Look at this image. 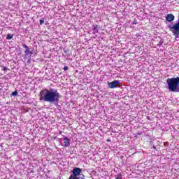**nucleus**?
I'll return each instance as SVG.
<instances>
[{
  "mask_svg": "<svg viewBox=\"0 0 179 179\" xmlns=\"http://www.w3.org/2000/svg\"><path fill=\"white\" fill-rule=\"evenodd\" d=\"M120 85V81L115 80L110 83H108V86L109 89H115L116 87H118V85Z\"/></svg>",
  "mask_w": 179,
  "mask_h": 179,
  "instance_id": "obj_7",
  "label": "nucleus"
},
{
  "mask_svg": "<svg viewBox=\"0 0 179 179\" xmlns=\"http://www.w3.org/2000/svg\"><path fill=\"white\" fill-rule=\"evenodd\" d=\"M12 38H13V35L8 34L6 36V39L7 40H12Z\"/></svg>",
  "mask_w": 179,
  "mask_h": 179,
  "instance_id": "obj_11",
  "label": "nucleus"
},
{
  "mask_svg": "<svg viewBox=\"0 0 179 179\" xmlns=\"http://www.w3.org/2000/svg\"><path fill=\"white\" fill-rule=\"evenodd\" d=\"M58 141L62 146H64V148H68L70 145L69 138L65 136H63L62 138H58Z\"/></svg>",
  "mask_w": 179,
  "mask_h": 179,
  "instance_id": "obj_5",
  "label": "nucleus"
},
{
  "mask_svg": "<svg viewBox=\"0 0 179 179\" xmlns=\"http://www.w3.org/2000/svg\"><path fill=\"white\" fill-rule=\"evenodd\" d=\"M175 17L173 14H168L166 17V20L167 22H173L174 20Z\"/></svg>",
  "mask_w": 179,
  "mask_h": 179,
  "instance_id": "obj_8",
  "label": "nucleus"
},
{
  "mask_svg": "<svg viewBox=\"0 0 179 179\" xmlns=\"http://www.w3.org/2000/svg\"><path fill=\"white\" fill-rule=\"evenodd\" d=\"M22 47L25 48L24 59H27V64H30L31 59V55H33V52L30 51V48L26 44L22 45Z\"/></svg>",
  "mask_w": 179,
  "mask_h": 179,
  "instance_id": "obj_4",
  "label": "nucleus"
},
{
  "mask_svg": "<svg viewBox=\"0 0 179 179\" xmlns=\"http://www.w3.org/2000/svg\"><path fill=\"white\" fill-rule=\"evenodd\" d=\"M40 100L47 101L48 103H52L53 104H58L61 95L57 90H43L40 92Z\"/></svg>",
  "mask_w": 179,
  "mask_h": 179,
  "instance_id": "obj_1",
  "label": "nucleus"
},
{
  "mask_svg": "<svg viewBox=\"0 0 179 179\" xmlns=\"http://www.w3.org/2000/svg\"><path fill=\"white\" fill-rule=\"evenodd\" d=\"M163 43H164V41H163V39H161L159 42V43L157 44L158 47H162L163 46Z\"/></svg>",
  "mask_w": 179,
  "mask_h": 179,
  "instance_id": "obj_12",
  "label": "nucleus"
},
{
  "mask_svg": "<svg viewBox=\"0 0 179 179\" xmlns=\"http://www.w3.org/2000/svg\"><path fill=\"white\" fill-rule=\"evenodd\" d=\"M116 179H122V175L121 173H119L116 177Z\"/></svg>",
  "mask_w": 179,
  "mask_h": 179,
  "instance_id": "obj_13",
  "label": "nucleus"
},
{
  "mask_svg": "<svg viewBox=\"0 0 179 179\" xmlns=\"http://www.w3.org/2000/svg\"><path fill=\"white\" fill-rule=\"evenodd\" d=\"M80 173H82V169H80V168H74L72 171V174L71 176H72L73 178H75L76 177H79V176H80Z\"/></svg>",
  "mask_w": 179,
  "mask_h": 179,
  "instance_id": "obj_6",
  "label": "nucleus"
},
{
  "mask_svg": "<svg viewBox=\"0 0 179 179\" xmlns=\"http://www.w3.org/2000/svg\"><path fill=\"white\" fill-rule=\"evenodd\" d=\"M169 29L172 31L173 36H175L176 38H179V18L176 23L172 26H169Z\"/></svg>",
  "mask_w": 179,
  "mask_h": 179,
  "instance_id": "obj_3",
  "label": "nucleus"
},
{
  "mask_svg": "<svg viewBox=\"0 0 179 179\" xmlns=\"http://www.w3.org/2000/svg\"><path fill=\"white\" fill-rule=\"evenodd\" d=\"M169 92L179 93V77L168 78L166 80Z\"/></svg>",
  "mask_w": 179,
  "mask_h": 179,
  "instance_id": "obj_2",
  "label": "nucleus"
},
{
  "mask_svg": "<svg viewBox=\"0 0 179 179\" xmlns=\"http://www.w3.org/2000/svg\"><path fill=\"white\" fill-rule=\"evenodd\" d=\"M67 69H68V66H65L64 67V71H66Z\"/></svg>",
  "mask_w": 179,
  "mask_h": 179,
  "instance_id": "obj_16",
  "label": "nucleus"
},
{
  "mask_svg": "<svg viewBox=\"0 0 179 179\" xmlns=\"http://www.w3.org/2000/svg\"><path fill=\"white\" fill-rule=\"evenodd\" d=\"M3 71H6V66H3Z\"/></svg>",
  "mask_w": 179,
  "mask_h": 179,
  "instance_id": "obj_17",
  "label": "nucleus"
},
{
  "mask_svg": "<svg viewBox=\"0 0 179 179\" xmlns=\"http://www.w3.org/2000/svg\"><path fill=\"white\" fill-rule=\"evenodd\" d=\"M134 24H136V22H134Z\"/></svg>",
  "mask_w": 179,
  "mask_h": 179,
  "instance_id": "obj_18",
  "label": "nucleus"
},
{
  "mask_svg": "<svg viewBox=\"0 0 179 179\" xmlns=\"http://www.w3.org/2000/svg\"><path fill=\"white\" fill-rule=\"evenodd\" d=\"M99 25H94L92 28V34H96V33H99Z\"/></svg>",
  "mask_w": 179,
  "mask_h": 179,
  "instance_id": "obj_9",
  "label": "nucleus"
},
{
  "mask_svg": "<svg viewBox=\"0 0 179 179\" xmlns=\"http://www.w3.org/2000/svg\"><path fill=\"white\" fill-rule=\"evenodd\" d=\"M69 179H85V176L80 175V176H77L76 178H73V176H70Z\"/></svg>",
  "mask_w": 179,
  "mask_h": 179,
  "instance_id": "obj_10",
  "label": "nucleus"
},
{
  "mask_svg": "<svg viewBox=\"0 0 179 179\" xmlns=\"http://www.w3.org/2000/svg\"><path fill=\"white\" fill-rule=\"evenodd\" d=\"M44 23V18L40 20V24H43Z\"/></svg>",
  "mask_w": 179,
  "mask_h": 179,
  "instance_id": "obj_15",
  "label": "nucleus"
},
{
  "mask_svg": "<svg viewBox=\"0 0 179 179\" xmlns=\"http://www.w3.org/2000/svg\"><path fill=\"white\" fill-rule=\"evenodd\" d=\"M12 96H17V91L13 92Z\"/></svg>",
  "mask_w": 179,
  "mask_h": 179,
  "instance_id": "obj_14",
  "label": "nucleus"
}]
</instances>
